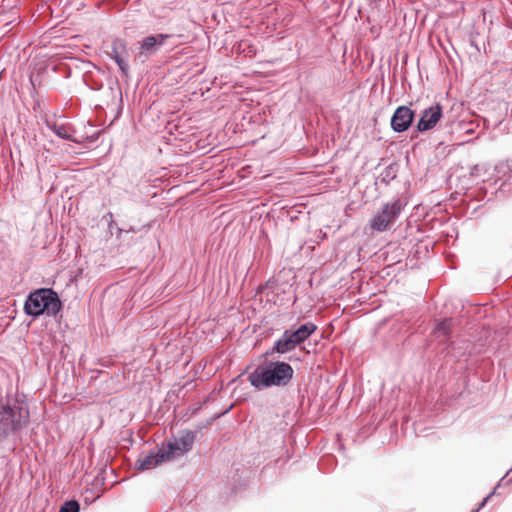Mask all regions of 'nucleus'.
Here are the masks:
<instances>
[{
	"mask_svg": "<svg viewBox=\"0 0 512 512\" xmlns=\"http://www.w3.org/2000/svg\"><path fill=\"white\" fill-rule=\"evenodd\" d=\"M294 369L284 361H266L248 374V381L257 390L285 387L293 379Z\"/></svg>",
	"mask_w": 512,
	"mask_h": 512,
	"instance_id": "f257e3e1",
	"label": "nucleus"
},
{
	"mask_svg": "<svg viewBox=\"0 0 512 512\" xmlns=\"http://www.w3.org/2000/svg\"><path fill=\"white\" fill-rule=\"evenodd\" d=\"M29 420V409L18 398L0 399V438L16 435L28 426Z\"/></svg>",
	"mask_w": 512,
	"mask_h": 512,
	"instance_id": "f03ea898",
	"label": "nucleus"
},
{
	"mask_svg": "<svg viewBox=\"0 0 512 512\" xmlns=\"http://www.w3.org/2000/svg\"><path fill=\"white\" fill-rule=\"evenodd\" d=\"M61 309L59 296L51 288H39L30 292L24 303V312L34 318L43 314L56 316Z\"/></svg>",
	"mask_w": 512,
	"mask_h": 512,
	"instance_id": "7ed1b4c3",
	"label": "nucleus"
},
{
	"mask_svg": "<svg viewBox=\"0 0 512 512\" xmlns=\"http://www.w3.org/2000/svg\"><path fill=\"white\" fill-rule=\"evenodd\" d=\"M404 206L405 203L399 198L386 202L382 209L370 219V228L378 232L386 231L398 219Z\"/></svg>",
	"mask_w": 512,
	"mask_h": 512,
	"instance_id": "20e7f679",
	"label": "nucleus"
},
{
	"mask_svg": "<svg viewBox=\"0 0 512 512\" xmlns=\"http://www.w3.org/2000/svg\"><path fill=\"white\" fill-rule=\"evenodd\" d=\"M169 38L170 35L168 34H156L145 37L139 42V51L135 58L142 63L145 62L150 56L155 55Z\"/></svg>",
	"mask_w": 512,
	"mask_h": 512,
	"instance_id": "39448f33",
	"label": "nucleus"
},
{
	"mask_svg": "<svg viewBox=\"0 0 512 512\" xmlns=\"http://www.w3.org/2000/svg\"><path fill=\"white\" fill-rule=\"evenodd\" d=\"M108 55L116 62L119 70L124 76H128L129 64L127 58L129 56L126 41L120 38H115L111 44V51Z\"/></svg>",
	"mask_w": 512,
	"mask_h": 512,
	"instance_id": "423d86ee",
	"label": "nucleus"
},
{
	"mask_svg": "<svg viewBox=\"0 0 512 512\" xmlns=\"http://www.w3.org/2000/svg\"><path fill=\"white\" fill-rule=\"evenodd\" d=\"M414 112L408 106H399L392 115L391 128L398 133L406 131L412 124Z\"/></svg>",
	"mask_w": 512,
	"mask_h": 512,
	"instance_id": "0eeeda50",
	"label": "nucleus"
},
{
	"mask_svg": "<svg viewBox=\"0 0 512 512\" xmlns=\"http://www.w3.org/2000/svg\"><path fill=\"white\" fill-rule=\"evenodd\" d=\"M442 117V107L439 104L432 105L423 110L417 123V130L425 132L435 127Z\"/></svg>",
	"mask_w": 512,
	"mask_h": 512,
	"instance_id": "6e6552de",
	"label": "nucleus"
},
{
	"mask_svg": "<svg viewBox=\"0 0 512 512\" xmlns=\"http://www.w3.org/2000/svg\"><path fill=\"white\" fill-rule=\"evenodd\" d=\"M496 182L502 181L500 189L512 190V158L506 162H500L494 166Z\"/></svg>",
	"mask_w": 512,
	"mask_h": 512,
	"instance_id": "1a4fd4ad",
	"label": "nucleus"
},
{
	"mask_svg": "<svg viewBox=\"0 0 512 512\" xmlns=\"http://www.w3.org/2000/svg\"><path fill=\"white\" fill-rule=\"evenodd\" d=\"M45 124L47 128L55 133L59 138L72 141L75 143H80L81 141L74 137V129L70 124L67 123H60L58 121H50L46 120Z\"/></svg>",
	"mask_w": 512,
	"mask_h": 512,
	"instance_id": "9d476101",
	"label": "nucleus"
},
{
	"mask_svg": "<svg viewBox=\"0 0 512 512\" xmlns=\"http://www.w3.org/2000/svg\"><path fill=\"white\" fill-rule=\"evenodd\" d=\"M163 457L164 456L160 453L159 449L151 450L147 455L136 461L135 467L142 471L150 470L165 462Z\"/></svg>",
	"mask_w": 512,
	"mask_h": 512,
	"instance_id": "9b49d317",
	"label": "nucleus"
},
{
	"mask_svg": "<svg viewBox=\"0 0 512 512\" xmlns=\"http://www.w3.org/2000/svg\"><path fill=\"white\" fill-rule=\"evenodd\" d=\"M317 330V326L312 322H306L300 325L296 330H285L288 332V336L293 340V342L297 345L302 344L305 340H307L315 331Z\"/></svg>",
	"mask_w": 512,
	"mask_h": 512,
	"instance_id": "f8f14e48",
	"label": "nucleus"
},
{
	"mask_svg": "<svg viewBox=\"0 0 512 512\" xmlns=\"http://www.w3.org/2000/svg\"><path fill=\"white\" fill-rule=\"evenodd\" d=\"M486 174H488V169L484 164H477L473 168H471L470 176L474 179H480L482 182H489L491 181L492 184L497 185L498 183H502V181H495V171L493 170L491 176L486 177ZM501 184H499L500 186Z\"/></svg>",
	"mask_w": 512,
	"mask_h": 512,
	"instance_id": "ddd939ff",
	"label": "nucleus"
},
{
	"mask_svg": "<svg viewBox=\"0 0 512 512\" xmlns=\"http://www.w3.org/2000/svg\"><path fill=\"white\" fill-rule=\"evenodd\" d=\"M158 449L160 453L163 454L165 462L171 461L185 454V452L181 450L180 442L176 440L169 442L166 448L161 447Z\"/></svg>",
	"mask_w": 512,
	"mask_h": 512,
	"instance_id": "4468645a",
	"label": "nucleus"
},
{
	"mask_svg": "<svg viewBox=\"0 0 512 512\" xmlns=\"http://www.w3.org/2000/svg\"><path fill=\"white\" fill-rule=\"evenodd\" d=\"M296 348V344L288 336V332H283L282 336L275 342L273 351L279 354H285L293 351Z\"/></svg>",
	"mask_w": 512,
	"mask_h": 512,
	"instance_id": "2eb2a0df",
	"label": "nucleus"
},
{
	"mask_svg": "<svg viewBox=\"0 0 512 512\" xmlns=\"http://www.w3.org/2000/svg\"><path fill=\"white\" fill-rule=\"evenodd\" d=\"M453 323L454 321L451 318L444 319L443 321L439 322L433 331L434 336L440 341L448 339L453 327Z\"/></svg>",
	"mask_w": 512,
	"mask_h": 512,
	"instance_id": "dca6fc26",
	"label": "nucleus"
},
{
	"mask_svg": "<svg viewBox=\"0 0 512 512\" xmlns=\"http://www.w3.org/2000/svg\"><path fill=\"white\" fill-rule=\"evenodd\" d=\"M175 440L180 442L181 450L187 453L193 447L195 441V434L192 431H186Z\"/></svg>",
	"mask_w": 512,
	"mask_h": 512,
	"instance_id": "f3484780",
	"label": "nucleus"
},
{
	"mask_svg": "<svg viewBox=\"0 0 512 512\" xmlns=\"http://www.w3.org/2000/svg\"><path fill=\"white\" fill-rule=\"evenodd\" d=\"M80 506L79 503L75 500L65 502L59 512H79Z\"/></svg>",
	"mask_w": 512,
	"mask_h": 512,
	"instance_id": "a211bd4d",
	"label": "nucleus"
},
{
	"mask_svg": "<svg viewBox=\"0 0 512 512\" xmlns=\"http://www.w3.org/2000/svg\"><path fill=\"white\" fill-rule=\"evenodd\" d=\"M493 494H494V492L489 493V494H488V495H487V496H486V497H485V498H484V499L479 503V506H478L477 508H479V510H480V509H482V508L486 505L487 501L489 500V498H490Z\"/></svg>",
	"mask_w": 512,
	"mask_h": 512,
	"instance_id": "6ab92c4d",
	"label": "nucleus"
},
{
	"mask_svg": "<svg viewBox=\"0 0 512 512\" xmlns=\"http://www.w3.org/2000/svg\"><path fill=\"white\" fill-rule=\"evenodd\" d=\"M472 512H479V508L472 510Z\"/></svg>",
	"mask_w": 512,
	"mask_h": 512,
	"instance_id": "aec40b11",
	"label": "nucleus"
}]
</instances>
